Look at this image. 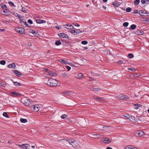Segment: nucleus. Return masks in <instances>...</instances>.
I'll return each instance as SVG.
<instances>
[{
  "label": "nucleus",
  "mask_w": 149,
  "mask_h": 149,
  "mask_svg": "<svg viewBox=\"0 0 149 149\" xmlns=\"http://www.w3.org/2000/svg\"><path fill=\"white\" fill-rule=\"evenodd\" d=\"M66 141H68L74 148H78L79 146V145L77 141L73 139H68L66 140Z\"/></svg>",
  "instance_id": "obj_1"
},
{
  "label": "nucleus",
  "mask_w": 149,
  "mask_h": 149,
  "mask_svg": "<svg viewBox=\"0 0 149 149\" xmlns=\"http://www.w3.org/2000/svg\"><path fill=\"white\" fill-rule=\"evenodd\" d=\"M47 83L48 85L51 86H56L58 84V81L53 79H48Z\"/></svg>",
  "instance_id": "obj_2"
},
{
  "label": "nucleus",
  "mask_w": 149,
  "mask_h": 149,
  "mask_svg": "<svg viewBox=\"0 0 149 149\" xmlns=\"http://www.w3.org/2000/svg\"><path fill=\"white\" fill-rule=\"evenodd\" d=\"M140 15L141 16H144L146 15V16H148L149 13H148L146 10H141L139 11V12Z\"/></svg>",
  "instance_id": "obj_3"
},
{
  "label": "nucleus",
  "mask_w": 149,
  "mask_h": 149,
  "mask_svg": "<svg viewBox=\"0 0 149 149\" xmlns=\"http://www.w3.org/2000/svg\"><path fill=\"white\" fill-rule=\"evenodd\" d=\"M15 29L17 32L21 34H23L24 32V29L21 27H16Z\"/></svg>",
  "instance_id": "obj_4"
},
{
  "label": "nucleus",
  "mask_w": 149,
  "mask_h": 149,
  "mask_svg": "<svg viewBox=\"0 0 149 149\" xmlns=\"http://www.w3.org/2000/svg\"><path fill=\"white\" fill-rule=\"evenodd\" d=\"M144 134V133L142 131H137L135 133V135L136 136H141Z\"/></svg>",
  "instance_id": "obj_5"
},
{
  "label": "nucleus",
  "mask_w": 149,
  "mask_h": 149,
  "mask_svg": "<svg viewBox=\"0 0 149 149\" xmlns=\"http://www.w3.org/2000/svg\"><path fill=\"white\" fill-rule=\"evenodd\" d=\"M58 36L61 38H68L69 36L67 34L63 33H60L58 34Z\"/></svg>",
  "instance_id": "obj_6"
},
{
  "label": "nucleus",
  "mask_w": 149,
  "mask_h": 149,
  "mask_svg": "<svg viewBox=\"0 0 149 149\" xmlns=\"http://www.w3.org/2000/svg\"><path fill=\"white\" fill-rule=\"evenodd\" d=\"M20 23L21 24V26L24 27L27 26L29 27H30L31 26L27 23L26 22L23 21L22 20H20Z\"/></svg>",
  "instance_id": "obj_7"
},
{
  "label": "nucleus",
  "mask_w": 149,
  "mask_h": 149,
  "mask_svg": "<svg viewBox=\"0 0 149 149\" xmlns=\"http://www.w3.org/2000/svg\"><path fill=\"white\" fill-rule=\"evenodd\" d=\"M118 98L122 100H127L129 99L128 97L125 95H120L118 96Z\"/></svg>",
  "instance_id": "obj_8"
},
{
  "label": "nucleus",
  "mask_w": 149,
  "mask_h": 149,
  "mask_svg": "<svg viewBox=\"0 0 149 149\" xmlns=\"http://www.w3.org/2000/svg\"><path fill=\"white\" fill-rule=\"evenodd\" d=\"M11 95L13 97H15L16 96H20L22 95L21 94L15 91H13L10 93Z\"/></svg>",
  "instance_id": "obj_9"
},
{
  "label": "nucleus",
  "mask_w": 149,
  "mask_h": 149,
  "mask_svg": "<svg viewBox=\"0 0 149 149\" xmlns=\"http://www.w3.org/2000/svg\"><path fill=\"white\" fill-rule=\"evenodd\" d=\"M3 13L2 14L3 15H10L11 12L7 9L4 10Z\"/></svg>",
  "instance_id": "obj_10"
},
{
  "label": "nucleus",
  "mask_w": 149,
  "mask_h": 149,
  "mask_svg": "<svg viewBox=\"0 0 149 149\" xmlns=\"http://www.w3.org/2000/svg\"><path fill=\"white\" fill-rule=\"evenodd\" d=\"M143 32L139 29L137 30L135 32V34L138 35H141L143 34Z\"/></svg>",
  "instance_id": "obj_11"
},
{
  "label": "nucleus",
  "mask_w": 149,
  "mask_h": 149,
  "mask_svg": "<svg viewBox=\"0 0 149 149\" xmlns=\"http://www.w3.org/2000/svg\"><path fill=\"white\" fill-rule=\"evenodd\" d=\"M63 26H66L65 27V28L68 29L72 30L74 28V26L73 25L71 24L69 25V24H66Z\"/></svg>",
  "instance_id": "obj_12"
},
{
  "label": "nucleus",
  "mask_w": 149,
  "mask_h": 149,
  "mask_svg": "<svg viewBox=\"0 0 149 149\" xmlns=\"http://www.w3.org/2000/svg\"><path fill=\"white\" fill-rule=\"evenodd\" d=\"M31 103L29 99H26L24 102V104L26 106H28Z\"/></svg>",
  "instance_id": "obj_13"
},
{
  "label": "nucleus",
  "mask_w": 149,
  "mask_h": 149,
  "mask_svg": "<svg viewBox=\"0 0 149 149\" xmlns=\"http://www.w3.org/2000/svg\"><path fill=\"white\" fill-rule=\"evenodd\" d=\"M103 142L105 143H109L111 142V141L107 138H105L103 140Z\"/></svg>",
  "instance_id": "obj_14"
},
{
  "label": "nucleus",
  "mask_w": 149,
  "mask_h": 149,
  "mask_svg": "<svg viewBox=\"0 0 149 149\" xmlns=\"http://www.w3.org/2000/svg\"><path fill=\"white\" fill-rule=\"evenodd\" d=\"M14 73L18 77H20L22 76V73L17 70H14Z\"/></svg>",
  "instance_id": "obj_15"
},
{
  "label": "nucleus",
  "mask_w": 149,
  "mask_h": 149,
  "mask_svg": "<svg viewBox=\"0 0 149 149\" xmlns=\"http://www.w3.org/2000/svg\"><path fill=\"white\" fill-rule=\"evenodd\" d=\"M8 67L9 68H13V69H15L16 68V66L15 64L13 63L9 64L8 65Z\"/></svg>",
  "instance_id": "obj_16"
},
{
  "label": "nucleus",
  "mask_w": 149,
  "mask_h": 149,
  "mask_svg": "<svg viewBox=\"0 0 149 149\" xmlns=\"http://www.w3.org/2000/svg\"><path fill=\"white\" fill-rule=\"evenodd\" d=\"M95 99L98 101H102L104 100V99L103 97H99L97 96L95 97Z\"/></svg>",
  "instance_id": "obj_17"
},
{
  "label": "nucleus",
  "mask_w": 149,
  "mask_h": 149,
  "mask_svg": "<svg viewBox=\"0 0 149 149\" xmlns=\"http://www.w3.org/2000/svg\"><path fill=\"white\" fill-rule=\"evenodd\" d=\"M36 21L38 24L45 23L46 22V21L43 20L36 19Z\"/></svg>",
  "instance_id": "obj_18"
},
{
  "label": "nucleus",
  "mask_w": 149,
  "mask_h": 149,
  "mask_svg": "<svg viewBox=\"0 0 149 149\" xmlns=\"http://www.w3.org/2000/svg\"><path fill=\"white\" fill-rule=\"evenodd\" d=\"M141 76V74L140 73H135L134 74L132 78L134 79L136 78H138L140 77Z\"/></svg>",
  "instance_id": "obj_19"
},
{
  "label": "nucleus",
  "mask_w": 149,
  "mask_h": 149,
  "mask_svg": "<svg viewBox=\"0 0 149 149\" xmlns=\"http://www.w3.org/2000/svg\"><path fill=\"white\" fill-rule=\"evenodd\" d=\"M125 149H139L137 148L134 147L133 146L128 145L126 146Z\"/></svg>",
  "instance_id": "obj_20"
},
{
  "label": "nucleus",
  "mask_w": 149,
  "mask_h": 149,
  "mask_svg": "<svg viewBox=\"0 0 149 149\" xmlns=\"http://www.w3.org/2000/svg\"><path fill=\"white\" fill-rule=\"evenodd\" d=\"M39 107L38 105H35L33 107L34 111L36 112L38 111L39 109Z\"/></svg>",
  "instance_id": "obj_21"
},
{
  "label": "nucleus",
  "mask_w": 149,
  "mask_h": 149,
  "mask_svg": "<svg viewBox=\"0 0 149 149\" xmlns=\"http://www.w3.org/2000/svg\"><path fill=\"white\" fill-rule=\"evenodd\" d=\"M79 29H76V30H72L69 31V32H70L71 33H76L77 34V33H79V31H79Z\"/></svg>",
  "instance_id": "obj_22"
},
{
  "label": "nucleus",
  "mask_w": 149,
  "mask_h": 149,
  "mask_svg": "<svg viewBox=\"0 0 149 149\" xmlns=\"http://www.w3.org/2000/svg\"><path fill=\"white\" fill-rule=\"evenodd\" d=\"M63 94L64 96H70L71 94L68 91H64L62 93Z\"/></svg>",
  "instance_id": "obj_23"
},
{
  "label": "nucleus",
  "mask_w": 149,
  "mask_h": 149,
  "mask_svg": "<svg viewBox=\"0 0 149 149\" xmlns=\"http://www.w3.org/2000/svg\"><path fill=\"white\" fill-rule=\"evenodd\" d=\"M59 61L62 64H65L66 65L68 64L67 61L64 60L62 59H60L59 60Z\"/></svg>",
  "instance_id": "obj_24"
},
{
  "label": "nucleus",
  "mask_w": 149,
  "mask_h": 149,
  "mask_svg": "<svg viewBox=\"0 0 149 149\" xmlns=\"http://www.w3.org/2000/svg\"><path fill=\"white\" fill-rule=\"evenodd\" d=\"M1 6L3 9V10H5L6 9H7V8L6 7V6L4 4H2L1 5Z\"/></svg>",
  "instance_id": "obj_25"
},
{
  "label": "nucleus",
  "mask_w": 149,
  "mask_h": 149,
  "mask_svg": "<svg viewBox=\"0 0 149 149\" xmlns=\"http://www.w3.org/2000/svg\"><path fill=\"white\" fill-rule=\"evenodd\" d=\"M49 75H52V76H54L57 75L55 73V72H53L52 71H49Z\"/></svg>",
  "instance_id": "obj_26"
},
{
  "label": "nucleus",
  "mask_w": 149,
  "mask_h": 149,
  "mask_svg": "<svg viewBox=\"0 0 149 149\" xmlns=\"http://www.w3.org/2000/svg\"><path fill=\"white\" fill-rule=\"evenodd\" d=\"M13 84L16 86H21V84L20 83L17 81L14 82Z\"/></svg>",
  "instance_id": "obj_27"
},
{
  "label": "nucleus",
  "mask_w": 149,
  "mask_h": 149,
  "mask_svg": "<svg viewBox=\"0 0 149 149\" xmlns=\"http://www.w3.org/2000/svg\"><path fill=\"white\" fill-rule=\"evenodd\" d=\"M113 5L116 7L118 6L119 5V3L118 1L114 2L113 3Z\"/></svg>",
  "instance_id": "obj_28"
},
{
  "label": "nucleus",
  "mask_w": 149,
  "mask_h": 149,
  "mask_svg": "<svg viewBox=\"0 0 149 149\" xmlns=\"http://www.w3.org/2000/svg\"><path fill=\"white\" fill-rule=\"evenodd\" d=\"M30 146L29 145L27 144H24V148H25V149H29Z\"/></svg>",
  "instance_id": "obj_29"
},
{
  "label": "nucleus",
  "mask_w": 149,
  "mask_h": 149,
  "mask_svg": "<svg viewBox=\"0 0 149 149\" xmlns=\"http://www.w3.org/2000/svg\"><path fill=\"white\" fill-rule=\"evenodd\" d=\"M77 78L79 79L81 78L84 77L83 74L80 73H78L77 74Z\"/></svg>",
  "instance_id": "obj_30"
},
{
  "label": "nucleus",
  "mask_w": 149,
  "mask_h": 149,
  "mask_svg": "<svg viewBox=\"0 0 149 149\" xmlns=\"http://www.w3.org/2000/svg\"><path fill=\"white\" fill-rule=\"evenodd\" d=\"M125 61H122V60H120L119 61H118L117 62V64H121L123 63H125Z\"/></svg>",
  "instance_id": "obj_31"
},
{
  "label": "nucleus",
  "mask_w": 149,
  "mask_h": 149,
  "mask_svg": "<svg viewBox=\"0 0 149 149\" xmlns=\"http://www.w3.org/2000/svg\"><path fill=\"white\" fill-rule=\"evenodd\" d=\"M6 85V83L0 81V87L1 86L4 87Z\"/></svg>",
  "instance_id": "obj_32"
},
{
  "label": "nucleus",
  "mask_w": 149,
  "mask_h": 149,
  "mask_svg": "<svg viewBox=\"0 0 149 149\" xmlns=\"http://www.w3.org/2000/svg\"><path fill=\"white\" fill-rule=\"evenodd\" d=\"M129 119L130 121H132L135 120L134 117L130 115Z\"/></svg>",
  "instance_id": "obj_33"
},
{
  "label": "nucleus",
  "mask_w": 149,
  "mask_h": 149,
  "mask_svg": "<svg viewBox=\"0 0 149 149\" xmlns=\"http://www.w3.org/2000/svg\"><path fill=\"white\" fill-rule=\"evenodd\" d=\"M134 55L130 53L128 55L127 57L129 58H132L134 57Z\"/></svg>",
  "instance_id": "obj_34"
},
{
  "label": "nucleus",
  "mask_w": 149,
  "mask_h": 149,
  "mask_svg": "<svg viewBox=\"0 0 149 149\" xmlns=\"http://www.w3.org/2000/svg\"><path fill=\"white\" fill-rule=\"evenodd\" d=\"M20 121L22 123H25L27 122V120L26 119L21 118L20 119Z\"/></svg>",
  "instance_id": "obj_35"
},
{
  "label": "nucleus",
  "mask_w": 149,
  "mask_h": 149,
  "mask_svg": "<svg viewBox=\"0 0 149 149\" xmlns=\"http://www.w3.org/2000/svg\"><path fill=\"white\" fill-rule=\"evenodd\" d=\"M93 90L96 91H100L101 89L99 88H93Z\"/></svg>",
  "instance_id": "obj_36"
},
{
  "label": "nucleus",
  "mask_w": 149,
  "mask_h": 149,
  "mask_svg": "<svg viewBox=\"0 0 149 149\" xmlns=\"http://www.w3.org/2000/svg\"><path fill=\"white\" fill-rule=\"evenodd\" d=\"M61 42L60 40L56 41L55 42V45L57 46L61 45Z\"/></svg>",
  "instance_id": "obj_37"
},
{
  "label": "nucleus",
  "mask_w": 149,
  "mask_h": 149,
  "mask_svg": "<svg viewBox=\"0 0 149 149\" xmlns=\"http://www.w3.org/2000/svg\"><path fill=\"white\" fill-rule=\"evenodd\" d=\"M136 27V26L134 24H132L130 26V28L132 29H134Z\"/></svg>",
  "instance_id": "obj_38"
},
{
  "label": "nucleus",
  "mask_w": 149,
  "mask_h": 149,
  "mask_svg": "<svg viewBox=\"0 0 149 149\" xmlns=\"http://www.w3.org/2000/svg\"><path fill=\"white\" fill-rule=\"evenodd\" d=\"M21 11L24 13H27V10L26 9V8L24 7L22 8Z\"/></svg>",
  "instance_id": "obj_39"
},
{
  "label": "nucleus",
  "mask_w": 149,
  "mask_h": 149,
  "mask_svg": "<svg viewBox=\"0 0 149 149\" xmlns=\"http://www.w3.org/2000/svg\"><path fill=\"white\" fill-rule=\"evenodd\" d=\"M30 32L32 34H33L35 35H36L37 33H36L35 30H33L31 29L30 30Z\"/></svg>",
  "instance_id": "obj_40"
},
{
  "label": "nucleus",
  "mask_w": 149,
  "mask_h": 149,
  "mask_svg": "<svg viewBox=\"0 0 149 149\" xmlns=\"http://www.w3.org/2000/svg\"><path fill=\"white\" fill-rule=\"evenodd\" d=\"M6 62L5 60H1L0 61V64L2 65H4L6 64Z\"/></svg>",
  "instance_id": "obj_41"
},
{
  "label": "nucleus",
  "mask_w": 149,
  "mask_h": 149,
  "mask_svg": "<svg viewBox=\"0 0 149 149\" xmlns=\"http://www.w3.org/2000/svg\"><path fill=\"white\" fill-rule=\"evenodd\" d=\"M3 115L6 118H9V116L7 114L6 112H3Z\"/></svg>",
  "instance_id": "obj_42"
},
{
  "label": "nucleus",
  "mask_w": 149,
  "mask_h": 149,
  "mask_svg": "<svg viewBox=\"0 0 149 149\" xmlns=\"http://www.w3.org/2000/svg\"><path fill=\"white\" fill-rule=\"evenodd\" d=\"M140 3V0H136L134 2V4L136 5Z\"/></svg>",
  "instance_id": "obj_43"
},
{
  "label": "nucleus",
  "mask_w": 149,
  "mask_h": 149,
  "mask_svg": "<svg viewBox=\"0 0 149 149\" xmlns=\"http://www.w3.org/2000/svg\"><path fill=\"white\" fill-rule=\"evenodd\" d=\"M132 10V9L130 7H127L126 8V11L127 12H130Z\"/></svg>",
  "instance_id": "obj_44"
},
{
  "label": "nucleus",
  "mask_w": 149,
  "mask_h": 149,
  "mask_svg": "<svg viewBox=\"0 0 149 149\" xmlns=\"http://www.w3.org/2000/svg\"><path fill=\"white\" fill-rule=\"evenodd\" d=\"M128 70H131L133 71H136L135 69L133 68H128Z\"/></svg>",
  "instance_id": "obj_45"
},
{
  "label": "nucleus",
  "mask_w": 149,
  "mask_h": 149,
  "mask_svg": "<svg viewBox=\"0 0 149 149\" xmlns=\"http://www.w3.org/2000/svg\"><path fill=\"white\" fill-rule=\"evenodd\" d=\"M91 74L93 76H98L99 75V74H98L94 73L92 72H91Z\"/></svg>",
  "instance_id": "obj_46"
},
{
  "label": "nucleus",
  "mask_w": 149,
  "mask_h": 149,
  "mask_svg": "<svg viewBox=\"0 0 149 149\" xmlns=\"http://www.w3.org/2000/svg\"><path fill=\"white\" fill-rule=\"evenodd\" d=\"M129 24V23L127 22H125L123 23V25L125 27H127Z\"/></svg>",
  "instance_id": "obj_47"
},
{
  "label": "nucleus",
  "mask_w": 149,
  "mask_h": 149,
  "mask_svg": "<svg viewBox=\"0 0 149 149\" xmlns=\"http://www.w3.org/2000/svg\"><path fill=\"white\" fill-rule=\"evenodd\" d=\"M8 3L11 6L13 7L14 6V3H13L12 1H9Z\"/></svg>",
  "instance_id": "obj_48"
},
{
  "label": "nucleus",
  "mask_w": 149,
  "mask_h": 149,
  "mask_svg": "<svg viewBox=\"0 0 149 149\" xmlns=\"http://www.w3.org/2000/svg\"><path fill=\"white\" fill-rule=\"evenodd\" d=\"M81 44L83 45H86L88 44V42L86 41H83L81 42Z\"/></svg>",
  "instance_id": "obj_49"
},
{
  "label": "nucleus",
  "mask_w": 149,
  "mask_h": 149,
  "mask_svg": "<svg viewBox=\"0 0 149 149\" xmlns=\"http://www.w3.org/2000/svg\"><path fill=\"white\" fill-rule=\"evenodd\" d=\"M67 117V115L64 114L62 115L61 116V118H62L63 119H65V118H66Z\"/></svg>",
  "instance_id": "obj_50"
},
{
  "label": "nucleus",
  "mask_w": 149,
  "mask_h": 149,
  "mask_svg": "<svg viewBox=\"0 0 149 149\" xmlns=\"http://www.w3.org/2000/svg\"><path fill=\"white\" fill-rule=\"evenodd\" d=\"M13 14L16 17H18V16L19 18V19H20V16H19V14L18 13H13Z\"/></svg>",
  "instance_id": "obj_51"
},
{
  "label": "nucleus",
  "mask_w": 149,
  "mask_h": 149,
  "mask_svg": "<svg viewBox=\"0 0 149 149\" xmlns=\"http://www.w3.org/2000/svg\"><path fill=\"white\" fill-rule=\"evenodd\" d=\"M65 67L67 69L68 71H69L70 70L71 68L70 66H66Z\"/></svg>",
  "instance_id": "obj_52"
},
{
  "label": "nucleus",
  "mask_w": 149,
  "mask_h": 149,
  "mask_svg": "<svg viewBox=\"0 0 149 149\" xmlns=\"http://www.w3.org/2000/svg\"><path fill=\"white\" fill-rule=\"evenodd\" d=\"M28 22L31 24H32L33 23V21L30 19L28 20Z\"/></svg>",
  "instance_id": "obj_53"
},
{
  "label": "nucleus",
  "mask_w": 149,
  "mask_h": 149,
  "mask_svg": "<svg viewBox=\"0 0 149 149\" xmlns=\"http://www.w3.org/2000/svg\"><path fill=\"white\" fill-rule=\"evenodd\" d=\"M130 115L128 114L125 115L124 116L127 119H129Z\"/></svg>",
  "instance_id": "obj_54"
},
{
  "label": "nucleus",
  "mask_w": 149,
  "mask_h": 149,
  "mask_svg": "<svg viewBox=\"0 0 149 149\" xmlns=\"http://www.w3.org/2000/svg\"><path fill=\"white\" fill-rule=\"evenodd\" d=\"M141 2L143 4H145L146 3V1L145 0H141Z\"/></svg>",
  "instance_id": "obj_55"
},
{
  "label": "nucleus",
  "mask_w": 149,
  "mask_h": 149,
  "mask_svg": "<svg viewBox=\"0 0 149 149\" xmlns=\"http://www.w3.org/2000/svg\"><path fill=\"white\" fill-rule=\"evenodd\" d=\"M138 13V10H134V12H133V13H135V14H137Z\"/></svg>",
  "instance_id": "obj_56"
},
{
  "label": "nucleus",
  "mask_w": 149,
  "mask_h": 149,
  "mask_svg": "<svg viewBox=\"0 0 149 149\" xmlns=\"http://www.w3.org/2000/svg\"><path fill=\"white\" fill-rule=\"evenodd\" d=\"M146 22L147 23L149 22V19L147 18L145 20Z\"/></svg>",
  "instance_id": "obj_57"
},
{
  "label": "nucleus",
  "mask_w": 149,
  "mask_h": 149,
  "mask_svg": "<svg viewBox=\"0 0 149 149\" xmlns=\"http://www.w3.org/2000/svg\"><path fill=\"white\" fill-rule=\"evenodd\" d=\"M61 75L62 76H63V77H65L66 75V74L65 73V72L64 73H63L61 74Z\"/></svg>",
  "instance_id": "obj_58"
},
{
  "label": "nucleus",
  "mask_w": 149,
  "mask_h": 149,
  "mask_svg": "<svg viewBox=\"0 0 149 149\" xmlns=\"http://www.w3.org/2000/svg\"><path fill=\"white\" fill-rule=\"evenodd\" d=\"M73 24L75 26H79V25L78 24L76 23V24H74L73 23Z\"/></svg>",
  "instance_id": "obj_59"
},
{
  "label": "nucleus",
  "mask_w": 149,
  "mask_h": 149,
  "mask_svg": "<svg viewBox=\"0 0 149 149\" xmlns=\"http://www.w3.org/2000/svg\"><path fill=\"white\" fill-rule=\"evenodd\" d=\"M55 27L57 29H61V26H56Z\"/></svg>",
  "instance_id": "obj_60"
},
{
  "label": "nucleus",
  "mask_w": 149,
  "mask_h": 149,
  "mask_svg": "<svg viewBox=\"0 0 149 149\" xmlns=\"http://www.w3.org/2000/svg\"><path fill=\"white\" fill-rule=\"evenodd\" d=\"M134 105L135 106H136V107H138L141 106L140 104H134Z\"/></svg>",
  "instance_id": "obj_61"
},
{
  "label": "nucleus",
  "mask_w": 149,
  "mask_h": 149,
  "mask_svg": "<svg viewBox=\"0 0 149 149\" xmlns=\"http://www.w3.org/2000/svg\"><path fill=\"white\" fill-rule=\"evenodd\" d=\"M20 147H22V148H24V144L20 145L19 146Z\"/></svg>",
  "instance_id": "obj_62"
},
{
  "label": "nucleus",
  "mask_w": 149,
  "mask_h": 149,
  "mask_svg": "<svg viewBox=\"0 0 149 149\" xmlns=\"http://www.w3.org/2000/svg\"><path fill=\"white\" fill-rule=\"evenodd\" d=\"M107 149H112V148L111 147H108L107 148Z\"/></svg>",
  "instance_id": "obj_63"
},
{
  "label": "nucleus",
  "mask_w": 149,
  "mask_h": 149,
  "mask_svg": "<svg viewBox=\"0 0 149 149\" xmlns=\"http://www.w3.org/2000/svg\"><path fill=\"white\" fill-rule=\"evenodd\" d=\"M102 7L105 10L106 9V7H105V6H103Z\"/></svg>",
  "instance_id": "obj_64"
}]
</instances>
